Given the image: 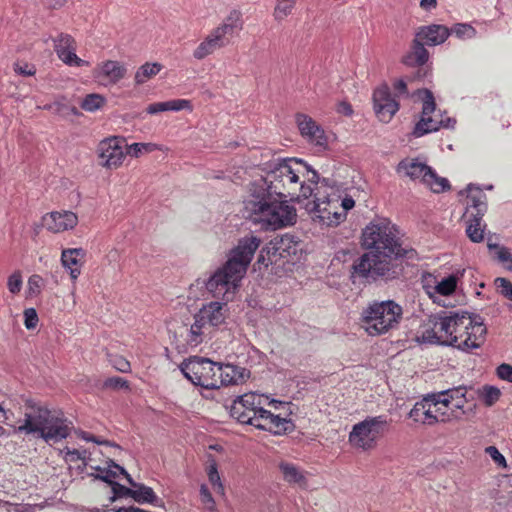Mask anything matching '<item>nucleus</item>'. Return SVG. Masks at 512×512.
<instances>
[{"instance_id": "obj_1", "label": "nucleus", "mask_w": 512, "mask_h": 512, "mask_svg": "<svg viewBox=\"0 0 512 512\" xmlns=\"http://www.w3.org/2000/svg\"><path fill=\"white\" fill-rule=\"evenodd\" d=\"M305 170V161L287 159L274 164L265 177L250 183L249 198L244 202L247 217L271 230L293 225L295 208L282 199L289 198L300 203L311 198L317 188L300 181V176H305Z\"/></svg>"}, {"instance_id": "obj_2", "label": "nucleus", "mask_w": 512, "mask_h": 512, "mask_svg": "<svg viewBox=\"0 0 512 512\" xmlns=\"http://www.w3.org/2000/svg\"><path fill=\"white\" fill-rule=\"evenodd\" d=\"M362 247L367 250L353 261L352 283H390L403 275L402 260L417 259L416 250L405 245L397 226L386 218L373 220L362 231Z\"/></svg>"}, {"instance_id": "obj_3", "label": "nucleus", "mask_w": 512, "mask_h": 512, "mask_svg": "<svg viewBox=\"0 0 512 512\" xmlns=\"http://www.w3.org/2000/svg\"><path fill=\"white\" fill-rule=\"evenodd\" d=\"M429 318L443 339L442 345L465 353L481 348L487 337V327L478 314L441 311Z\"/></svg>"}, {"instance_id": "obj_4", "label": "nucleus", "mask_w": 512, "mask_h": 512, "mask_svg": "<svg viewBox=\"0 0 512 512\" xmlns=\"http://www.w3.org/2000/svg\"><path fill=\"white\" fill-rule=\"evenodd\" d=\"M260 244V238L253 234L240 238L237 246L232 248L225 264L205 282L208 292L214 297H225L228 292H234Z\"/></svg>"}, {"instance_id": "obj_5", "label": "nucleus", "mask_w": 512, "mask_h": 512, "mask_svg": "<svg viewBox=\"0 0 512 512\" xmlns=\"http://www.w3.org/2000/svg\"><path fill=\"white\" fill-rule=\"evenodd\" d=\"M23 416L22 424L15 426L14 433L37 435L46 443H57L66 439L72 430V422L62 412L50 410L33 400L24 403Z\"/></svg>"}, {"instance_id": "obj_6", "label": "nucleus", "mask_w": 512, "mask_h": 512, "mask_svg": "<svg viewBox=\"0 0 512 512\" xmlns=\"http://www.w3.org/2000/svg\"><path fill=\"white\" fill-rule=\"evenodd\" d=\"M402 318V307L393 300L374 301L362 312V326L369 335L387 333Z\"/></svg>"}, {"instance_id": "obj_7", "label": "nucleus", "mask_w": 512, "mask_h": 512, "mask_svg": "<svg viewBox=\"0 0 512 512\" xmlns=\"http://www.w3.org/2000/svg\"><path fill=\"white\" fill-rule=\"evenodd\" d=\"M239 15L238 11H232L224 23L212 29L210 34L194 49L193 57L202 60L212 52L226 47L237 30L241 29Z\"/></svg>"}, {"instance_id": "obj_8", "label": "nucleus", "mask_w": 512, "mask_h": 512, "mask_svg": "<svg viewBox=\"0 0 512 512\" xmlns=\"http://www.w3.org/2000/svg\"><path fill=\"white\" fill-rule=\"evenodd\" d=\"M180 370L187 380L205 390L217 389V372L221 363L210 361L208 358L192 356L182 361Z\"/></svg>"}, {"instance_id": "obj_9", "label": "nucleus", "mask_w": 512, "mask_h": 512, "mask_svg": "<svg viewBox=\"0 0 512 512\" xmlns=\"http://www.w3.org/2000/svg\"><path fill=\"white\" fill-rule=\"evenodd\" d=\"M390 422L384 415L368 417L352 427L349 441L353 447L364 451L373 449L379 439L388 429Z\"/></svg>"}, {"instance_id": "obj_10", "label": "nucleus", "mask_w": 512, "mask_h": 512, "mask_svg": "<svg viewBox=\"0 0 512 512\" xmlns=\"http://www.w3.org/2000/svg\"><path fill=\"white\" fill-rule=\"evenodd\" d=\"M466 192H468V213H470L466 235H468L470 241L480 243L484 239L482 218L487 212V196L481 188L475 187L474 184H469Z\"/></svg>"}, {"instance_id": "obj_11", "label": "nucleus", "mask_w": 512, "mask_h": 512, "mask_svg": "<svg viewBox=\"0 0 512 512\" xmlns=\"http://www.w3.org/2000/svg\"><path fill=\"white\" fill-rule=\"evenodd\" d=\"M312 200H305L304 207L308 213L315 215L321 223L327 226L339 224L345 213L339 210V198H329L327 195H320V192H313Z\"/></svg>"}, {"instance_id": "obj_12", "label": "nucleus", "mask_w": 512, "mask_h": 512, "mask_svg": "<svg viewBox=\"0 0 512 512\" xmlns=\"http://www.w3.org/2000/svg\"><path fill=\"white\" fill-rule=\"evenodd\" d=\"M266 399L254 392L239 395L232 401L230 415L239 423L252 425L254 419L259 418L260 411H267L263 408Z\"/></svg>"}, {"instance_id": "obj_13", "label": "nucleus", "mask_w": 512, "mask_h": 512, "mask_svg": "<svg viewBox=\"0 0 512 512\" xmlns=\"http://www.w3.org/2000/svg\"><path fill=\"white\" fill-rule=\"evenodd\" d=\"M421 100H423V111H421V118L418 123L415 124L413 135L414 137H422L427 133L438 131L441 128V118L431 117L432 113H435L436 102L431 90H419Z\"/></svg>"}, {"instance_id": "obj_14", "label": "nucleus", "mask_w": 512, "mask_h": 512, "mask_svg": "<svg viewBox=\"0 0 512 512\" xmlns=\"http://www.w3.org/2000/svg\"><path fill=\"white\" fill-rule=\"evenodd\" d=\"M438 405H441V403H435V400H432L429 394L422 401L414 404V407L409 412V418L416 423H423L425 425L445 422L447 414Z\"/></svg>"}, {"instance_id": "obj_15", "label": "nucleus", "mask_w": 512, "mask_h": 512, "mask_svg": "<svg viewBox=\"0 0 512 512\" xmlns=\"http://www.w3.org/2000/svg\"><path fill=\"white\" fill-rule=\"evenodd\" d=\"M123 142L124 139L118 136L106 138L100 142L97 153L103 167L116 169L123 163L125 156Z\"/></svg>"}, {"instance_id": "obj_16", "label": "nucleus", "mask_w": 512, "mask_h": 512, "mask_svg": "<svg viewBox=\"0 0 512 512\" xmlns=\"http://www.w3.org/2000/svg\"><path fill=\"white\" fill-rule=\"evenodd\" d=\"M250 426L273 433L274 435L293 432L295 427L291 420L274 415L268 410L260 411L259 418H255Z\"/></svg>"}, {"instance_id": "obj_17", "label": "nucleus", "mask_w": 512, "mask_h": 512, "mask_svg": "<svg viewBox=\"0 0 512 512\" xmlns=\"http://www.w3.org/2000/svg\"><path fill=\"white\" fill-rule=\"evenodd\" d=\"M296 123L301 136L308 142H312L318 147L327 146V136L324 135L322 127H320L311 117L304 113H298L295 116Z\"/></svg>"}, {"instance_id": "obj_18", "label": "nucleus", "mask_w": 512, "mask_h": 512, "mask_svg": "<svg viewBox=\"0 0 512 512\" xmlns=\"http://www.w3.org/2000/svg\"><path fill=\"white\" fill-rule=\"evenodd\" d=\"M226 306V303L211 301L203 305L202 309L194 314L193 319H196L198 323L203 322L205 325L217 327L225 322Z\"/></svg>"}, {"instance_id": "obj_19", "label": "nucleus", "mask_w": 512, "mask_h": 512, "mask_svg": "<svg viewBox=\"0 0 512 512\" xmlns=\"http://www.w3.org/2000/svg\"><path fill=\"white\" fill-rule=\"evenodd\" d=\"M44 227L58 233L73 229L78 224V216L72 211L51 212L43 217Z\"/></svg>"}, {"instance_id": "obj_20", "label": "nucleus", "mask_w": 512, "mask_h": 512, "mask_svg": "<svg viewBox=\"0 0 512 512\" xmlns=\"http://www.w3.org/2000/svg\"><path fill=\"white\" fill-rule=\"evenodd\" d=\"M450 35L449 28L442 24H430L421 26L415 33L414 40L426 43L427 46L443 44Z\"/></svg>"}, {"instance_id": "obj_21", "label": "nucleus", "mask_w": 512, "mask_h": 512, "mask_svg": "<svg viewBox=\"0 0 512 512\" xmlns=\"http://www.w3.org/2000/svg\"><path fill=\"white\" fill-rule=\"evenodd\" d=\"M466 386H458L452 389L443 390L437 394H430L435 404H441L443 407H448L453 404L457 409H463L467 402L466 399Z\"/></svg>"}, {"instance_id": "obj_22", "label": "nucleus", "mask_w": 512, "mask_h": 512, "mask_svg": "<svg viewBox=\"0 0 512 512\" xmlns=\"http://www.w3.org/2000/svg\"><path fill=\"white\" fill-rule=\"evenodd\" d=\"M85 256L86 252L82 248H65L62 250V266L69 270V275H71L73 280L79 277Z\"/></svg>"}, {"instance_id": "obj_23", "label": "nucleus", "mask_w": 512, "mask_h": 512, "mask_svg": "<svg viewBox=\"0 0 512 512\" xmlns=\"http://www.w3.org/2000/svg\"><path fill=\"white\" fill-rule=\"evenodd\" d=\"M249 377V370L231 364H221V370L218 371V389L222 385H238Z\"/></svg>"}, {"instance_id": "obj_24", "label": "nucleus", "mask_w": 512, "mask_h": 512, "mask_svg": "<svg viewBox=\"0 0 512 512\" xmlns=\"http://www.w3.org/2000/svg\"><path fill=\"white\" fill-rule=\"evenodd\" d=\"M397 172L403 173L412 180L420 179L422 181L426 177H432L433 169L416 159H404L397 165Z\"/></svg>"}, {"instance_id": "obj_25", "label": "nucleus", "mask_w": 512, "mask_h": 512, "mask_svg": "<svg viewBox=\"0 0 512 512\" xmlns=\"http://www.w3.org/2000/svg\"><path fill=\"white\" fill-rule=\"evenodd\" d=\"M117 478V472L107 470L106 475H95V479L101 480L108 484L112 488L113 496L111 502H114L118 498H131L133 488L125 487L124 485L116 482L114 479Z\"/></svg>"}, {"instance_id": "obj_26", "label": "nucleus", "mask_w": 512, "mask_h": 512, "mask_svg": "<svg viewBox=\"0 0 512 512\" xmlns=\"http://www.w3.org/2000/svg\"><path fill=\"white\" fill-rule=\"evenodd\" d=\"M278 468L281 470L285 482L289 484H297L300 487H305L307 485V478L305 474L296 465L288 462H281L279 463Z\"/></svg>"}, {"instance_id": "obj_27", "label": "nucleus", "mask_w": 512, "mask_h": 512, "mask_svg": "<svg viewBox=\"0 0 512 512\" xmlns=\"http://www.w3.org/2000/svg\"><path fill=\"white\" fill-rule=\"evenodd\" d=\"M191 102L187 99H173L166 102L153 103L146 108L147 114H158L165 111H181L182 109H190Z\"/></svg>"}, {"instance_id": "obj_28", "label": "nucleus", "mask_w": 512, "mask_h": 512, "mask_svg": "<svg viewBox=\"0 0 512 512\" xmlns=\"http://www.w3.org/2000/svg\"><path fill=\"white\" fill-rule=\"evenodd\" d=\"M426 43L413 40L412 51L403 57V63L410 67H420L428 60V52L425 48Z\"/></svg>"}, {"instance_id": "obj_29", "label": "nucleus", "mask_w": 512, "mask_h": 512, "mask_svg": "<svg viewBox=\"0 0 512 512\" xmlns=\"http://www.w3.org/2000/svg\"><path fill=\"white\" fill-rule=\"evenodd\" d=\"M54 48L57 57L60 59H73L75 53V42L69 34H58L54 39ZM73 56V57H72Z\"/></svg>"}, {"instance_id": "obj_30", "label": "nucleus", "mask_w": 512, "mask_h": 512, "mask_svg": "<svg viewBox=\"0 0 512 512\" xmlns=\"http://www.w3.org/2000/svg\"><path fill=\"white\" fill-rule=\"evenodd\" d=\"M296 242L293 236L285 235L281 240L274 243L272 247V256L280 257L281 259L288 258L296 254Z\"/></svg>"}, {"instance_id": "obj_31", "label": "nucleus", "mask_w": 512, "mask_h": 512, "mask_svg": "<svg viewBox=\"0 0 512 512\" xmlns=\"http://www.w3.org/2000/svg\"><path fill=\"white\" fill-rule=\"evenodd\" d=\"M134 488L131 498L135 502L140 504H155L158 501L157 495L153 492V489L147 487L145 484L134 481V484H130Z\"/></svg>"}, {"instance_id": "obj_32", "label": "nucleus", "mask_w": 512, "mask_h": 512, "mask_svg": "<svg viewBox=\"0 0 512 512\" xmlns=\"http://www.w3.org/2000/svg\"><path fill=\"white\" fill-rule=\"evenodd\" d=\"M163 69V66L158 62H146L135 73V83L137 86L147 83L151 79L157 76V74Z\"/></svg>"}, {"instance_id": "obj_33", "label": "nucleus", "mask_w": 512, "mask_h": 512, "mask_svg": "<svg viewBox=\"0 0 512 512\" xmlns=\"http://www.w3.org/2000/svg\"><path fill=\"white\" fill-rule=\"evenodd\" d=\"M443 338L438 333L437 328L430 322V318L421 326V332L416 336L419 343H430L442 345Z\"/></svg>"}, {"instance_id": "obj_34", "label": "nucleus", "mask_w": 512, "mask_h": 512, "mask_svg": "<svg viewBox=\"0 0 512 512\" xmlns=\"http://www.w3.org/2000/svg\"><path fill=\"white\" fill-rule=\"evenodd\" d=\"M102 74L115 84L125 77L126 68L116 61H107L102 65Z\"/></svg>"}, {"instance_id": "obj_35", "label": "nucleus", "mask_w": 512, "mask_h": 512, "mask_svg": "<svg viewBox=\"0 0 512 512\" xmlns=\"http://www.w3.org/2000/svg\"><path fill=\"white\" fill-rule=\"evenodd\" d=\"M431 176H432L431 178L426 177L421 182H423L424 185H426L428 188H430L432 192L443 193L450 189V184H449L448 179L440 177L439 175L436 174L435 171H434V173L431 174Z\"/></svg>"}, {"instance_id": "obj_36", "label": "nucleus", "mask_w": 512, "mask_h": 512, "mask_svg": "<svg viewBox=\"0 0 512 512\" xmlns=\"http://www.w3.org/2000/svg\"><path fill=\"white\" fill-rule=\"evenodd\" d=\"M205 324L203 322L198 323L197 319H194L193 324L191 325L190 331H188L187 335V343L192 347H197L203 343L204 329Z\"/></svg>"}, {"instance_id": "obj_37", "label": "nucleus", "mask_w": 512, "mask_h": 512, "mask_svg": "<svg viewBox=\"0 0 512 512\" xmlns=\"http://www.w3.org/2000/svg\"><path fill=\"white\" fill-rule=\"evenodd\" d=\"M106 104V99L101 94H89L85 96L80 108L86 112H95Z\"/></svg>"}, {"instance_id": "obj_38", "label": "nucleus", "mask_w": 512, "mask_h": 512, "mask_svg": "<svg viewBox=\"0 0 512 512\" xmlns=\"http://www.w3.org/2000/svg\"><path fill=\"white\" fill-rule=\"evenodd\" d=\"M398 109V103H389L386 105L378 104L374 107V112L381 122L389 123L392 117L397 113Z\"/></svg>"}, {"instance_id": "obj_39", "label": "nucleus", "mask_w": 512, "mask_h": 512, "mask_svg": "<svg viewBox=\"0 0 512 512\" xmlns=\"http://www.w3.org/2000/svg\"><path fill=\"white\" fill-rule=\"evenodd\" d=\"M296 0H277V5L273 10V17L276 21H283L293 12Z\"/></svg>"}, {"instance_id": "obj_40", "label": "nucleus", "mask_w": 512, "mask_h": 512, "mask_svg": "<svg viewBox=\"0 0 512 512\" xmlns=\"http://www.w3.org/2000/svg\"><path fill=\"white\" fill-rule=\"evenodd\" d=\"M457 280L458 279L455 276L450 275L446 278H443L442 281L437 283L436 286H434L432 289H434L435 293L441 296H450L455 292Z\"/></svg>"}, {"instance_id": "obj_41", "label": "nucleus", "mask_w": 512, "mask_h": 512, "mask_svg": "<svg viewBox=\"0 0 512 512\" xmlns=\"http://www.w3.org/2000/svg\"><path fill=\"white\" fill-rule=\"evenodd\" d=\"M374 107L377 105H388L397 103L396 99L391 97L390 90L386 85H382L374 90L373 94Z\"/></svg>"}, {"instance_id": "obj_42", "label": "nucleus", "mask_w": 512, "mask_h": 512, "mask_svg": "<svg viewBox=\"0 0 512 512\" xmlns=\"http://www.w3.org/2000/svg\"><path fill=\"white\" fill-rule=\"evenodd\" d=\"M480 397L486 406L490 407L500 398V390L492 385H484L480 390Z\"/></svg>"}, {"instance_id": "obj_43", "label": "nucleus", "mask_w": 512, "mask_h": 512, "mask_svg": "<svg viewBox=\"0 0 512 512\" xmlns=\"http://www.w3.org/2000/svg\"><path fill=\"white\" fill-rule=\"evenodd\" d=\"M158 149L157 144L148 142V143H134L131 144L128 148V154L134 157H139L144 152L150 153Z\"/></svg>"}, {"instance_id": "obj_44", "label": "nucleus", "mask_w": 512, "mask_h": 512, "mask_svg": "<svg viewBox=\"0 0 512 512\" xmlns=\"http://www.w3.org/2000/svg\"><path fill=\"white\" fill-rule=\"evenodd\" d=\"M108 362L111 363L112 367L114 369L122 372V373H128L130 372V362L126 360L125 358L117 355V354H108Z\"/></svg>"}, {"instance_id": "obj_45", "label": "nucleus", "mask_w": 512, "mask_h": 512, "mask_svg": "<svg viewBox=\"0 0 512 512\" xmlns=\"http://www.w3.org/2000/svg\"><path fill=\"white\" fill-rule=\"evenodd\" d=\"M103 387L113 390H128L129 382L122 377L113 376L103 382Z\"/></svg>"}, {"instance_id": "obj_46", "label": "nucleus", "mask_w": 512, "mask_h": 512, "mask_svg": "<svg viewBox=\"0 0 512 512\" xmlns=\"http://www.w3.org/2000/svg\"><path fill=\"white\" fill-rule=\"evenodd\" d=\"M499 293L507 300L512 301V283L504 277H498L494 281Z\"/></svg>"}, {"instance_id": "obj_47", "label": "nucleus", "mask_w": 512, "mask_h": 512, "mask_svg": "<svg viewBox=\"0 0 512 512\" xmlns=\"http://www.w3.org/2000/svg\"><path fill=\"white\" fill-rule=\"evenodd\" d=\"M43 277L38 274H33L28 278V292L31 296H38L43 287Z\"/></svg>"}, {"instance_id": "obj_48", "label": "nucleus", "mask_w": 512, "mask_h": 512, "mask_svg": "<svg viewBox=\"0 0 512 512\" xmlns=\"http://www.w3.org/2000/svg\"><path fill=\"white\" fill-rule=\"evenodd\" d=\"M450 34H454L459 38L464 36L472 37L475 35V28L470 24H457L453 28L449 29Z\"/></svg>"}, {"instance_id": "obj_49", "label": "nucleus", "mask_w": 512, "mask_h": 512, "mask_svg": "<svg viewBox=\"0 0 512 512\" xmlns=\"http://www.w3.org/2000/svg\"><path fill=\"white\" fill-rule=\"evenodd\" d=\"M24 316V326H26V329H35V327L38 325L39 318L38 314L36 313V310L34 308H28L23 311Z\"/></svg>"}, {"instance_id": "obj_50", "label": "nucleus", "mask_w": 512, "mask_h": 512, "mask_svg": "<svg viewBox=\"0 0 512 512\" xmlns=\"http://www.w3.org/2000/svg\"><path fill=\"white\" fill-rule=\"evenodd\" d=\"M22 287V276L21 272L16 271L13 274H11L8 278V289L9 292L12 294H17L21 291Z\"/></svg>"}, {"instance_id": "obj_51", "label": "nucleus", "mask_w": 512, "mask_h": 512, "mask_svg": "<svg viewBox=\"0 0 512 512\" xmlns=\"http://www.w3.org/2000/svg\"><path fill=\"white\" fill-rule=\"evenodd\" d=\"M200 499H202V503H204L205 507L211 512L215 511V501L214 497H212L209 489L206 485L200 486Z\"/></svg>"}, {"instance_id": "obj_52", "label": "nucleus", "mask_w": 512, "mask_h": 512, "mask_svg": "<svg viewBox=\"0 0 512 512\" xmlns=\"http://www.w3.org/2000/svg\"><path fill=\"white\" fill-rule=\"evenodd\" d=\"M486 454L497 464L499 467L506 468V460L504 455L500 453L497 447L489 446L486 448Z\"/></svg>"}, {"instance_id": "obj_53", "label": "nucleus", "mask_w": 512, "mask_h": 512, "mask_svg": "<svg viewBox=\"0 0 512 512\" xmlns=\"http://www.w3.org/2000/svg\"><path fill=\"white\" fill-rule=\"evenodd\" d=\"M208 477L211 484H213L214 488L218 490L219 493H223V486L220 482V475L217 471L216 465L213 464L210 466L208 471Z\"/></svg>"}, {"instance_id": "obj_54", "label": "nucleus", "mask_w": 512, "mask_h": 512, "mask_svg": "<svg viewBox=\"0 0 512 512\" xmlns=\"http://www.w3.org/2000/svg\"><path fill=\"white\" fill-rule=\"evenodd\" d=\"M497 376L500 380L512 383V366L503 363L497 367Z\"/></svg>"}, {"instance_id": "obj_55", "label": "nucleus", "mask_w": 512, "mask_h": 512, "mask_svg": "<svg viewBox=\"0 0 512 512\" xmlns=\"http://www.w3.org/2000/svg\"><path fill=\"white\" fill-rule=\"evenodd\" d=\"M14 70L18 75L24 77H31L35 74V67L33 65H29L28 63H15Z\"/></svg>"}, {"instance_id": "obj_56", "label": "nucleus", "mask_w": 512, "mask_h": 512, "mask_svg": "<svg viewBox=\"0 0 512 512\" xmlns=\"http://www.w3.org/2000/svg\"><path fill=\"white\" fill-rule=\"evenodd\" d=\"M108 468L112 469V471L117 472V475L120 474L124 476L126 481H128L129 484H133V479L131 478L130 474L126 472L125 468L121 465L114 462V460L107 461Z\"/></svg>"}, {"instance_id": "obj_57", "label": "nucleus", "mask_w": 512, "mask_h": 512, "mask_svg": "<svg viewBox=\"0 0 512 512\" xmlns=\"http://www.w3.org/2000/svg\"><path fill=\"white\" fill-rule=\"evenodd\" d=\"M305 168H306L305 176H302V177L306 178L308 183H311V184L317 186L318 181H319V175H318L317 171L314 170L313 168H311V166L306 163H305Z\"/></svg>"}, {"instance_id": "obj_58", "label": "nucleus", "mask_w": 512, "mask_h": 512, "mask_svg": "<svg viewBox=\"0 0 512 512\" xmlns=\"http://www.w3.org/2000/svg\"><path fill=\"white\" fill-rule=\"evenodd\" d=\"M495 258H497L500 263H512V254L507 247L499 248V251L495 253Z\"/></svg>"}, {"instance_id": "obj_59", "label": "nucleus", "mask_w": 512, "mask_h": 512, "mask_svg": "<svg viewBox=\"0 0 512 512\" xmlns=\"http://www.w3.org/2000/svg\"><path fill=\"white\" fill-rule=\"evenodd\" d=\"M82 438L85 439L86 441H92V442H95L96 444H99V445H106V446H111V447H117L119 448V446L115 443H112L111 441L109 440H100L98 439L97 437L87 433V432H82Z\"/></svg>"}, {"instance_id": "obj_60", "label": "nucleus", "mask_w": 512, "mask_h": 512, "mask_svg": "<svg viewBox=\"0 0 512 512\" xmlns=\"http://www.w3.org/2000/svg\"><path fill=\"white\" fill-rule=\"evenodd\" d=\"M67 455L70 456L69 460L71 461H77V460H85L86 451H79V450H68Z\"/></svg>"}, {"instance_id": "obj_61", "label": "nucleus", "mask_w": 512, "mask_h": 512, "mask_svg": "<svg viewBox=\"0 0 512 512\" xmlns=\"http://www.w3.org/2000/svg\"><path fill=\"white\" fill-rule=\"evenodd\" d=\"M339 207L342 208L341 212L346 214V211L354 207V200L352 199V197H345L344 199L341 200V203L339 202Z\"/></svg>"}, {"instance_id": "obj_62", "label": "nucleus", "mask_w": 512, "mask_h": 512, "mask_svg": "<svg viewBox=\"0 0 512 512\" xmlns=\"http://www.w3.org/2000/svg\"><path fill=\"white\" fill-rule=\"evenodd\" d=\"M72 57H73V59H69V60L61 59V61L69 66H77V67H80V66H83L84 64H86V62L84 60H82L81 58H79L76 53H74V56H72Z\"/></svg>"}, {"instance_id": "obj_63", "label": "nucleus", "mask_w": 512, "mask_h": 512, "mask_svg": "<svg viewBox=\"0 0 512 512\" xmlns=\"http://www.w3.org/2000/svg\"><path fill=\"white\" fill-rule=\"evenodd\" d=\"M437 6V0H420V7L425 11L435 9Z\"/></svg>"}, {"instance_id": "obj_64", "label": "nucleus", "mask_w": 512, "mask_h": 512, "mask_svg": "<svg viewBox=\"0 0 512 512\" xmlns=\"http://www.w3.org/2000/svg\"><path fill=\"white\" fill-rule=\"evenodd\" d=\"M394 87H395V91H397L398 94H400V95L407 94V84L404 82V80L396 81Z\"/></svg>"}]
</instances>
